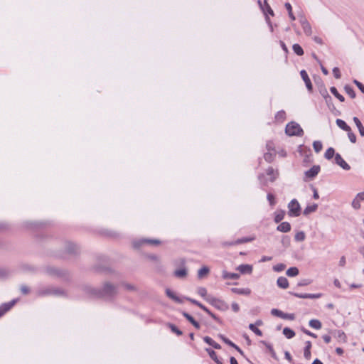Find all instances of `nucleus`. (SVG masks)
Segmentation results:
<instances>
[{
	"mask_svg": "<svg viewBox=\"0 0 364 364\" xmlns=\"http://www.w3.org/2000/svg\"><path fill=\"white\" fill-rule=\"evenodd\" d=\"M277 230L282 232H288L291 230V225L288 222H283L277 226Z\"/></svg>",
	"mask_w": 364,
	"mask_h": 364,
	"instance_id": "4be33fe9",
	"label": "nucleus"
},
{
	"mask_svg": "<svg viewBox=\"0 0 364 364\" xmlns=\"http://www.w3.org/2000/svg\"><path fill=\"white\" fill-rule=\"evenodd\" d=\"M232 309L234 312H238L240 311V306L236 302H232L231 304Z\"/></svg>",
	"mask_w": 364,
	"mask_h": 364,
	"instance_id": "680f3d73",
	"label": "nucleus"
},
{
	"mask_svg": "<svg viewBox=\"0 0 364 364\" xmlns=\"http://www.w3.org/2000/svg\"><path fill=\"white\" fill-rule=\"evenodd\" d=\"M313 147H314L315 152H316V153L320 152L323 148L321 141H314L313 143Z\"/></svg>",
	"mask_w": 364,
	"mask_h": 364,
	"instance_id": "a18cd8bd",
	"label": "nucleus"
},
{
	"mask_svg": "<svg viewBox=\"0 0 364 364\" xmlns=\"http://www.w3.org/2000/svg\"><path fill=\"white\" fill-rule=\"evenodd\" d=\"M20 289H21V291L22 292V294H27L30 291L29 288L28 287L25 286V285H22Z\"/></svg>",
	"mask_w": 364,
	"mask_h": 364,
	"instance_id": "0e129e2a",
	"label": "nucleus"
},
{
	"mask_svg": "<svg viewBox=\"0 0 364 364\" xmlns=\"http://www.w3.org/2000/svg\"><path fill=\"white\" fill-rule=\"evenodd\" d=\"M299 22L301 25V27L304 30V33L306 36H311L312 34V28H311L310 23L307 21V19L305 17L301 16L299 18Z\"/></svg>",
	"mask_w": 364,
	"mask_h": 364,
	"instance_id": "6e6552de",
	"label": "nucleus"
},
{
	"mask_svg": "<svg viewBox=\"0 0 364 364\" xmlns=\"http://www.w3.org/2000/svg\"><path fill=\"white\" fill-rule=\"evenodd\" d=\"M305 238H306V235L304 231L298 232L294 236V239L297 242H302L305 240Z\"/></svg>",
	"mask_w": 364,
	"mask_h": 364,
	"instance_id": "79ce46f5",
	"label": "nucleus"
},
{
	"mask_svg": "<svg viewBox=\"0 0 364 364\" xmlns=\"http://www.w3.org/2000/svg\"><path fill=\"white\" fill-rule=\"evenodd\" d=\"M186 300L189 301L192 304L197 305L198 307H200L201 309H203L205 312H206L208 315H210L215 320H217L218 318L216 316L213 314L206 306H205L203 304L200 303L199 301H196V299H191V298H185Z\"/></svg>",
	"mask_w": 364,
	"mask_h": 364,
	"instance_id": "1a4fd4ad",
	"label": "nucleus"
},
{
	"mask_svg": "<svg viewBox=\"0 0 364 364\" xmlns=\"http://www.w3.org/2000/svg\"><path fill=\"white\" fill-rule=\"evenodd\" d=\"M331 333L339 341H341L343 343H346L347 341V337L343 331L335 330V331H332Z\"/></svg>",
	"mask_w": 364,
	"mask_h": 364,
	"instance_id": "dca6fc26",
	"label": "nucleus"
},
{
	"mask_svg": "<svg viewBox=\"0 0 364 364\" xmlns=\"http://www.w3.org/2000/svg\"><path fill=\"white\" fill-rule=\"evenodd\" d=\"M58 294L59 291L53 290V289H50V288H46V289H39L37 291V294L39 295V296H44V295H48V294Z\"/></svg>",
	"mask_w": 364,
	"mask_h": 364,
	"instance_id": "b1692460",
	"label": "nucleus"
},
{
	"mask_svg": "<svg viewBox=\"0 0 364 364\" xmlns=\"http://www.w3.org/2000/svg\"><path fill=\"white\" fill-rule=\"evenodd\" d=\"M231 291L236 294L245 296H249L251 294V290L249 288H232Z\"/></svg>",
	"mask_w": 364,
	"mask_h": 364,
	"instance_id": "6ab92c4d",
	"label": "nucleus"
},
{
	"mask_svg": "<svg viewBox=\"0 0 364 364\" xmlns=\"http://www.w3.org/2000/svg\"><path fill=\"white\" fill-rule=\"evenodd\" d=\"M161 242L158 240H147V239H141L139 240H135L133 242V246L135 248H139L143 244H150V245H159Z\"/></svg>",
	"mask_w": 364,
	"mask_h": 364,
	"instance_id": "9d476101",
	"label": "nucleus"
},
{
	"mask_svg": "<svg viewBox=\"0 0 364 364\" xmlns=\"http://www.w3.org/2000/svg\"><path fill=\"white\" fill-rule=\"evenodd\" d=\"M285 269V264L282 263L277 264L273 267V269L274 272H280Z\"/></svg>",
	"mask_w": 364,
	"mask_h": 364,
	"instance_id": "5fc2aeb1",
	"label": "nucleus"
},
{
	"mask_svg": "<svg viewBox=\"0 0 364 364\" xmlns=\"http://www.w3.org/2000/svg\"><path fill=\"white\" fill-rule=\"evenodd\" d=\"M292 49L294 52L299 56L304 54L303 48L300 46V45L297 43H295L292 46Z\"/></svg>",
	"mask_w": 364,
	"mask_h": 364,
	"instance_id": "e433bc0d",
	"label": "nucleus"
},
{
	"mask_svg": "<svg viewBox=\"0 0 364 364\" xmlns=\"http://www.w3.org/2000/svg\"><path fill=\"white\" fill-rule=\"evenodd\" d=\"M240 274L237 273H231L228 272L226 270H223L222 272V277L224 279H233L237 280L240 278Z\"/></svg>",
	"mask_w": 364,
	"mask_h": 364,
	"instance_id": "a211bd4d",
	"label": "nucleus"
},
{
	"mask_svg": "<svg viewBox=\"0 0 364 364\" xmlns=\"http://www.w3.org/2000/svg\"><path fill=\"white\" fill-rule=\"evenodd\" d=\"M311 343L308 341L305 343V348L304 350V356L306 360H309L311 358Z\"/></svg>",
	"mask_w": 364,
	"mask_h": 364,
	"instance_id": "5701e85b",
	"label": "nucleus"
},
{
	"mask_svg": "<svg viewBox=\"0 0 364 364\" xmlns=\"http://www.w3.org/2000/svg\"><path fill=\"white\" fill-rule=\"evenodd\" d=\"M258 180L262 186H266L268 184V180L264 173H260L258 176Z\"/></svg>",
	"mask_w": 364,
	"mask_h": 364,
	"instance_id": "37998d69",
	"label": "nucleus"
},
{
	"mask_svg": "<svg viewBox=\"0 0 364 364\" xmlns=\"http://www.w3.org/2000/svg\"><path fill=\"white\" fill-rule=\"evenodd\" d=\"M182 314L188 321H190L194 326L195 328H196L197 329L200 328V323L198 321H196L192 316H191L186 312H183Z\"/></svg>",
	"mask_w": 364,
	"mask_h": 364,
	"instance_id": "393cba45",
	"label": "nucleus"
},
{
	"mask_svg": "<svg viewBox=\"0 0 364 364\" xmlns=\"http://www.w3.org/2000/svg\"><path fill=\"white\" fill-rule=\"evenodd\" d=\"M347 132H348V136L349 140L352 143H355V141H356V136L355 135V134L351 132V130L350 131H347Z\"/></svg>",
	"mask_w": 364,
	"mask_h": 364,
	"instance_id": "4d7b16f0",
	"label": "nucleus"
},
{
	"mask_svg": "<svg viewBox=\"0 0 364 364\" xmlns=\"http://www.w3.org/2000/svg\"><path fill=\"white\" fill-rule=\"evenodd\" d=\"M249 328L252 331H253L257 336H262V332L261 331V330H259L258 328H257L255 324L250 323L249 325Z\"/></svg>",
	"mask_w": 364,
	"mask_h": 364,
	"instance_id": "49530a36",
	"label": "nucleus"
},
{
	"mask_svg": "<svg viewBox=\"0 0 364 364\" xmlns=\"http://www.w3.org/2000/svg\"><path fill=\"white\" fill-rule=\"evenodd\" d=\"M302 331H303L305 334H306V335H308V336H311V337L316 338V335L315 333H314L311 332L310 331H309V330H307V329L302 328Z\"/></svg>",
	"mask_w": 364,
	"mask_h": 364,
	"instance_id": "338daca9",
	"label": "nucleus"
},
{
	"mask_svg": "<svg viewBox=\"0 0 364 364\" xmlns=\"http://www.w3.org/2000/svg\"><path fill=\"white\" fill-rule=\"evenodd\" d=\"M337 126L341 129L347 132L350 131V127L346 123L345 121L341 119H337L336 121Z\"/></svg>",
	"mask_w": 364,
	"mask_h": 364,
	"instance_id": "c85d7f7f",
	"label": "nucleus"
},
{
	"mask_svg": "<svg viewBox=\"0 0 364 364\" xmlns=\"http://www.w3.org/2000/svg\"><path fill=\"white\" fill-rule=\"evenodd\" d=\"M174 275L178 278H184L187 275V270L185 268L176 269L174 272Z\"/></svg>",
	"mask_w": 364,
	"mask_h": 364,
	"instance_id": "72a5a7b5",
	"label": "nucleus"
},
{
	"mask_svg": "<svg viewBox=\"0 0 364 364\" xmlns=\"http://www.w3.org/2000/svg\"><path fill=\"white\" fill-rule=\"evenodd\" d=\"M277 286L282 289H287L289 287V282L284 277H279L277 280Z\"/></svg>",
	"mask_w": 364,
	"mask_h": 364,
	"instance_id": "412c9836",
	"label": "nucleus"
},
{
	"mask_svg": "<svg viewBox=\"0 0 364 364\" xmlns=\"http://www.w3.org/2000/svg\"><path fill=\"white\" fill-rule=\"evenodd\" d=\"M219 337L226 343L228 344V346H235V343H232L230 340H229L228 338H227L225 336H224L222 334H220L219 335Z\"/></svg>",
	"mask_w": 364,
	"mask_h": 364,
	"instance_id": "6e6d98bb",
	"label": "nucleus"
},
{
	"mask_svg": "<svg viewBox=\"0 0 364 364\" xmlns=\"http://www.w3.org/2000/svg\"><path fill=\"white\" fill-rule=\"evenodd\" d=\"M241 274H251L252 272V266L247 264H242L236 267Z\"/></svg>",
	"mask_w": 364,
	"mask_h": 364,
	"instance_id": "2eb2a0df",
	"label": "nucleus"
},
{
	"mask_svg": "<svg viewBox=\"0 0 364 364\" xmlns=\"http://www.w3.org/2000/svg\"><path fill=\"white\" fill-rule=\"evenodd\" d=\"M209 268L208 267H203L198 272V278H202L203 276L208 274L209 273Z\"/></svg>",
	"mask_w": 364,
	"mask_h": 364,
	"instance_id": "ea45409f",
	"label": "nucleus"
},
{
	"mask_svg": "<svg viewBox=\"0 0 364 364\" xmlns=\"http://www.w3.org/2000/svg\"><path fill=\"white\" fill-rule=\"evenodd\" d=\"M168 326L171 328L172 332L175 333L178 336L182 335V331L181 330H179L175 325L169 323Z\"/></svg>",
	"mask_w": 364,
	"mask_h": 364,
	"instance_id": "864d4df0",
	"label": "nucleus"
},
{
	"mask_svg": "<svg viewBox=\"0 0 364 364\" xmlns=\"http://www.w3.org/2000/svg\"><path fill=\"white\" fill-rule=\"evenodd\" d=\"M353 122H355L358 131H359V133L362 136H364V127L363 126L361 122L360 121V119L356 117H353Z\"/></svg>",
	"mask_w": 364,
	"mask_h": 364,
	"instance_id": "c756f323",
	"label": "nucleus"
},
{
	"mask_svg": "<svg viewBox=\"0 0 364 364\" xmlns=\"http://www.w3.org/2000/svg\"><path fill=\"white\" fill-rule=\"evenodd\" d=\"M330 91L339 101L344 102V97L338 93L337 89L335 87H331L330 88Z\"/></svg>",
	"mask_w": 364,
	"mask_h": 364,
	"instance_id": "473e14b6",
	"label": "nucleus"
},
{
	"mask_svg": "<svg viewBox=\"0 0 364 364\" xmlns=\"http://www.w3.org/2000/svg\"><path fill=\"white\" fill-rule=\"evenodd\" d=\"M320 171V166L318 165L313 166L310 169L305 171V181L313 179L315 178Z\"/></svg>",
	"mask_w": 364,
	"mask_h": 364,
	"instance_id": "423d86ee",
	"label": "nucleus"
},
{
	"mask_svg": "<svg viewBox=\"0 0 364 364\" xmlns=\"http://www.w3.org/2000/svg\"><path fill=\"white\" fill-rule=\"evenodd\" d=\"M267 199L269 201V205L271 206H274L275 205L276 200H275V197H274V196L273 194L268 193L267 196Z\"/></svg>",
	"mask_w": 364,
	"mask_h": 364,
	"instance_id": "603ef678",
	"label": "nucleus"
},
{
	"mask_svg": "<svg viewBox=\"0 0 364 364\" xmlns=\"http://www.w3.org/2000/svg\"><path fill=\"white\" fill-rule=\"evenodd\" d=\"M258 4H259V6H260L261 9H262L263 12L264 13V14H267V13H268L271 16H274V11L271 9V7L268 4V3L267 2V0L264 1V5L262 4L260 0L258 1Z\"/></svg>",
	"mask_w": 364,
	"mask_h": 364,
	"instance_id": "aec40b11",
	"label": "nucleus"
},
{
	"mask_svg": "<svg viewBox=\"0 0 364 364\" xmlns=\"http://www.w3.org/2000/svg\"><path fill=\"white\" fill-rule=\"evenodd\" d=\"M271 314L273 316L282 318L283 319L294 320L295 318L293 314H286L277 309H272L271 310Z\"/></svg>",
	"mask_w": 364,
	"mask_h": 364,
	"instance_id": "0eeeda50",
	"label": "nucleus"
},
{
	"mask_svg": "<svg viewBox=\"0 0 364 364\" xmlns=\"http://www.w3.org/2000/svg\"><path fill=\"white\" fill-rule=\"evenodd\" d=\"M284 6L287 9V10L288 11L289 16L291 18V20L294 21L295 16L292 12L291 5L289 2H287V3H285Z\"/></svg>",
	"mask_w": 364,
	"mask_h": 364,
	"instance_id": "a19ab883",
	"label": "nucleus"
},
{
	"mask_svg": "<svg viewBox=\"0 0 364 364\" xmlns=\"http://www.w3.org/2000/svg\"><path fill=\"white\" fill-rule=\"evenodd\" d=\"M299 269L296 267L289 268L286 272L288 277H296L299 274Z\"/></svg>",
	"mask_w": 364,
	"mask_h": 364,
	"instance_id": "2f4dec72",
	"label": "nucleus"
},
{
	"mask_svg": "<svg viewBox=\"0 0 364 364\" xmlns=\"http://www.w3.org/2000/svg\"><path fill=\"white\" fill-rule=\"evenodd\" d=\"M309 284H311V281L308 279H304L300 281L297 285L299 287H301V286L309 285Z\"/></svg>",
	"mask_w": 364,
	"mask_h": 364,
	"instance_id": "052dcab7",
	"label": "nucleus"
},
{
	"mask_svg": "<svg viewBox=\"0 0 364 364\" xmlns=\"http://www.w3.org/2000/svg\"><path fill=\"white\" fill-rule=\"evenodd\" d=\"M284 356H285V358L290 363H292V357L291 355V354L288 352V351H286L284 353Z\"/></svg>",
	"mask_w": 364,
	"mask_h": 364,
	"instance_id": "774afa93",
	"label": "nucleus"
},
{
	"mask_svg": "<svg viewBox=\"0 0 364 364\" xmlns=\"http://www.w3.org/2000/svg\"><path fill=\"white\" fill-rule=\"evenodd\" d=\"M206 301L219 310L226 311L228 309V305L227 303L221 299L211 296L206 299Z\"/></svg>",
	"mask_w": 364,
	"mask_h": 364,
	"instance_id": "20e7f679",
	"label": "nucleus"
},
{
	"mask_svg": "<svg viewBox=\"0 0 364 364\" xmlns=\"http://www.w3.org/2000/svg\"><path fill=\"white\" fill-rule=\"evenodd\" d=\"M333 73L334 75V77L336 79H339L341 77V73H340L338 68H337V67L333 68Z\"/></svg>",
	"mask_w": 364,
	"mask_h": 364,
	"instance_id": "13d9d810",
	"label": "nucleus"
},
{
	"mask_svg": "<svg viewBox=\"0 0 364 364\" xmlns=\"http://www.w3.org/2000/svg\"><path fill=\"white\" fill-rule=\"evenodd\" d=\"M203 341L208 343V345L213 346L215 349H220L221 348L220 345L216 343L215 341H213L210 337L209 336H205L203 338Z\"/></svg>",
	"mask_w": 364,
	"mask_h": 364,
	"instance_id": "bb28decb",
	"label": "nucleus"
},
{
	"mask_svg": "<svg viewBox=\"0 0 364 364\" xmlns=\"http://www.w3.org/2000/svg\"><path fill=\"white\" fill-rule=\"evenodd\" d=\"M87 291L90 295L105 299H110L117 293V287L110 283H105L102 289L89 287Z\"/></svg>",
	"mask_w": 364,
	"mask_h": 364,
	"instance_id": "f257e3e1",
	"label": "nucleus"
},
{
	"mask_svg": "<svg viewBox=\"0 0 364 364\" xmlns=\"http://www.w3.org/2000/svg\"><path fill=\"white\" fill-rule=\"evenodd\" d=\"M252 240H253L252 237H242V238H240V239H238V240L234 241V243L239 245V244H242V243H245V242H248Z\"/></svg>",
	"mask_w": 364,
	"mask_h": 364,
	"instance_id": "3c124183",
	"label": "nucleus"
},
{
	"mask_svg": "<svg viewBox=\"0 0 364 364\" xmlns=\"http://www.w3.org/2000/svg\"><path fill=\"white\" fill-rule=\"evenodd\" d=\"M286 118V113L284 110L279 111L276 115L275 119L277 121L283 122Z\"/></svg>",
	"mask_w": 364,
	"mask_h": 364,
	"instance_id": "58836bf2",
	"label": "nucleus"
},
{
	"mask_svg": "<svg viewBox=\"0 0 364 364\" xmlns=\"http://www.w3.org/2000/svg\"><path fill=\"white\" fill-rule=\"evenodd\" d=\"M353 82L356 85V86L359 88V90L363 92L364 93V85L360 82L359 81H358L357 80H353Z\"/></svg>",
	"mask_w": 364,
	"mask_h": 364,
	"instance_id": "bf43d9fd",
	"label": "nucleus"
},
{
	"mask_svg": "<svg viewBox=\"0 0 364 364\" xmlns=\"http://www.w3.org/2000/svg\"><path fill=\"white\" fill-rule=\"evenodd\" d=\"M318 208V205L316 203L308 205L304 210V214L307 215L311 213L315 212Z\"/></svg>",
	"mask_w": 364,
	"mask_h": 364,
	"instance_id": "cd10ccee",
	"label": "nucleus"
},
{
	"mask_svg": "<svg viewBox=\"0 0 364 364\" xmlns=\"http://www.w3.org/2000/svg\"><path fill=\"white\" fill-rule=\"evenodd\" d=\"M288 214L290 217H297L301 214V206L296 199H292L288 204Z\"/></svg>",
	"mask_w": 364,
	"mask_h": 364,
	"instance_id": "7ed1b4c3",
	"label": "nucleus"
},
{
	"mask_svg": "<svg viewBox=\"0 0 364 364\" xmlns=\"http://www.w3.org/2000/svg\"><path fill=\"white\" fill-rule=\"evenodd\" d=\"M335 163L338 165L339 166H341L343 169L344 170H350V166H349V164L342 158V156H341V154H336L335 155Z\"/></svg>",
	"mask_w": 364,
	"mask_h": 364,
	"instance_id": "9b49d317",
	"label": "nucleus"
},
{
	"mask_svg": "<svg viewBox=\"0 0 364 364\" xmlns=\"http://www.w3.org/2000/svg\"><path fill=\"white\" fill-rule=\"evenodd\" d=\"M77 246L71 242L68 243L66 250L69 253H75L77 251Z\"/></svg>",
	"mask_w": 364,
	"mask_h": 364,
	"instance_id": "de8ad7c7",
	"label": "nucleus"
},
{
	"mask_svg": "<svg viewBox=\"0 0 364 364\" xmlns=\"http://www.w3.org/2000/svg\"><path fill=\"white\" fill-rule=\"evenodd\" d=\"M294 296L297 298L301 299H308L309 294H298V293H291Z\"/></svg>",
	"mask_w": 364,
	"mask_h": 364,
	"instance_id": "e2e57ef3",
	"label": "nucleus"
},
{
	"mask_svg": "<svg viewBox=\"0 0 364 364\" xmlns=\"http://www.w3.org/2000/svg\"><path fill=\"white\" fill-rule=\"evenodd\" d=\"M300 75H301V78L303 79V80L305 82L306 88L308 89L309 91L311 92L312 90L313 87H312V83L311 82L310 78L308 76L307 73L306 72V70H302L300 72Z\"/></svg>",
	"mask_w": 364,
	"mask_h": 364,
	"instance_id": "ddd939ff",
	"label": "nucleus"
},
{
	"mask_svg": "<svg viewBox=\"0 0 364 364\" xmlns=\"http://www.w3.org/2000/svg\"><path fill=\"white\" fill-rule=\"evenodd\" d=\"M335 150L332 147H330L328 148L326 152H325V154H324V156L326 159L329 160V159H331L333 156H335Z\"/></svg>",
	"mask_w": 364,
	"mask_h": 364,
	"instance_id": "4c0bfd02",
	"label": "nucleus"
},
{
	"mask_svg": "<svg viewBox=\"0 0 364 364\" xmlns=\"http://www.w3.org/2000/svg\"><path fill=\"white\" fill-rule=\"evenodd\" d=\"M165 292L168 298L178 304H183L184 300H186L185 298H186V296H178L176 292L168 288L166 289Z\"/></svg>",
	"mask_w": 364,
	"mask_h": 364,
	"instance_id": "39448f33",
	"label": "nucleus"
},
{
	"mask_svg": "<svg viewBox=\"0 0 364 364\" xmlns=\"http://www.w3.org/2000/svg\"><path fill=\"white\" fill-rule=\"evenodd\" d=\"M283 334L288 339L292 338L295 336V333L293 330L289 328H284L283 330Z\"/></svg>",
	"mask_w": 364,
	"mask_h": 364,
	"instance_id": "f704fd0d",
	"label": "nucleus"
},
{
	"mask_svg": "<svg viewBox=\"0 0 364 364\" xmlns=\"http://www.w3.org/2000/svg\"><path fill=\"white\" fill-rule=\"evenodd\" d=\"M346 264V257L345 256H342L341 258H340V260H339V262H338V264L339 266L343 267H345Z\"/></svg>",
	"mask_w": 364,
	"mask_h": 364,
	"instance_id": "69168bd1",
	"label": "nucleus"
},
{
	"mask_svg": "<svg viewBox=\"0 0 364 364\" xmlns=\"http://www.w3.org/2000/svg\"><path fill=\"white\" fill-rule=\"evenodd\" d=\"M206 351L209 354L210 357L217 363V364H223V361L221 359L218 358L216 353L210 348H206Z\"/></svg>",
	"mask_w": 364,
	"mask_h": 364,
	"instance_id": "a878e982",
	"label": "nucleus"
},
{
	"mask_svg": "<svg viewBox=\"0 0 364 364\" xmlns=\"http://www.w3.org/2000/svg\"><path fill=\"white\" fill-rule=\"evenodd\" d=\"M284 217V211H279V212L275 213L274 222L277 223H279L282 220H283Z\"/></svg>",
	"mask_w": 364,
	"mask_h": 364,
	"instance_id": "09e8293b",
	"label": "nucleus"
},
{
	"mask_svg": "<svg viewBox=\"0 0 364 364\" xmlns=\"http://www.w3.org/2000/svg\"><path fill=\"white\" fill-rule=\"evenodd\" d=\"M266 173H267V176H269V181L271 183H273L274 181H275V180L279 176V171H278V170H274L272 167H269L267 169V171H266Z\"/></svg>",
	"mask_w": 364,
	"mask_h": 364,
	"instance_id": "4468645a",
	"label": "nucleus"
},
{
	"mask_svg": "<svg viewBox=\"0 0 364 364\" xmlns=\"http://www.w3.org/2000/svg\"><path fill=\"white\" fill-rule=\"evenodd\" d=\"M344 90L351 97L355 98V92L354 90L349 85H346L344 87Z\"/></svg>",
	"mask_w": 364,
	"mask_h": 364,
	"instance_id": "c03bdc74",
	"label": "nucleus"
},
{
	"mask_svg": "<svg viewBox=\"0 0 364 364\" xmlns=\"http://www.w3.org/2000/svg\"><path fill=\"white\" fill-rule=\"evenodd\" d=\"M309 325L311 328H313L314 329H317V330L321 328V326H322L321 321L319 320H318V319H311V320H310L309 322Z\"/></svg>",
	"mask_w": 364,
	"mask_h": 364,
	"instance_id": "7c9ffc66",
	"label": "nucleus"
},
{
	"mask_svg": "<svg viewBox=\"0 0 364 364\" xmlns=\"http://www.w3.org/2000/svg\"><path fill=\"white\" fill-rule=\"evenodd\" d=\"M16 303V300L3 304L0 306V317L7 312Z\"/></svg>",
	"mask_w": 364,
	"mask_h": 364,
	"instance_id": "f3484780",
	"label": "nucleus"
},
{
	"mask_svg": "<svg viewBox=\"0 0 364 364\" xmlns=\"http://www.w3.org/2000/svg\"><path fill=\"white\" fill-rule=\"evenodd\" d=\"M274 154L275 151L274 150L271 151L270 149H269V151L264 154V158L266 161L272 162L273 161Z\"/></svg>",
	"mask_w": 364,
	"mask_h": 364,
	"instance_id": "c9c22d12",
	"label": "nucleus"
},
{
	"mask_svg": "<svg viewBox=\"0 0 364 364\" xmlns=\"http://www.w3.org/2000/svg\"><path fill=\"white\" fill-rule=\"evenodd\" d=\"M285 132L288 136H302L304 131L301 126L295 122H291L286 125Z\"/></svg>",
	"mask_w": 364,
	"mask_h": 364,
	"instance_id": "f03ea898",
	"label": "nucleus"
},
{
	"mask_svg": "<svg viewBox=\"0 0 364 364\" xmlns=\"http://www.w3.org/2000/svg\"><path fill=\"white\" fill-rule=\"evenodd\" d=\"M362 200H364V191L358 193L356 195V196L352 201V207L355 210H358L360 208V202Z\"/></svg>",
	"mask_w": 364,
	"mask_h": 364,
	"instance_id": "f8f14e48",
	"label": "nucleus"
},
{
	"mask_svg": "<svg viewBox=\"0 0 364 364\" xmlns=\"http://www.w3.org/2000/svg\"><path fill=\"white\" fill-rule=\"evenodd\" d=\"M198 294L202 296L203 298H204L205 300L206 299H208V297H206L207 296V289L205 288V287H199L198 289Z\"/></svg>",
	"mask_w": 364,
	"mask_h": 364,
	"instance_id": "8fccbe9b",
	"label": "nucleus"
}]
</instances>
